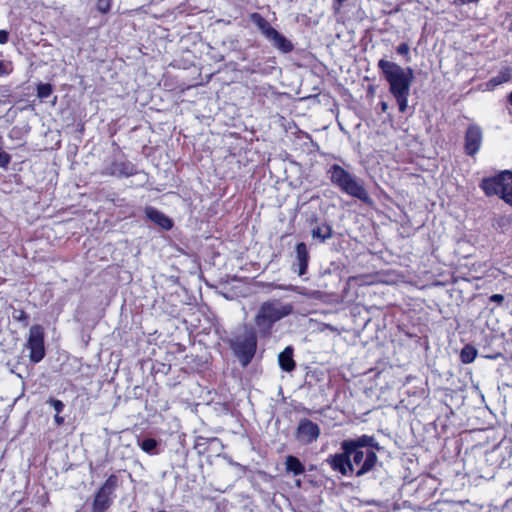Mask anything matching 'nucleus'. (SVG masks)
<instances>
[{"label":"nucleus","instance_id":"nucleus-20","mask_svg":"<svg viewBox=\"0 0 512 512\" xmlns=\"http://www.w3.org/2000/svg\"><path fill=\"white\" fill-rule=\"evenodd\" d=\"M157 447V442L155 439L148 438L142 441L141 448L143 451L147 453H154V450Z\"/></svg>","mask_w":512,"mask_h":512},{"label":"nucleus","instance_id":"nucleus-29","mask_svg":"<svg viewBox=\"0 0 512 512\" xmlns=\"http://www.w3.org/2000/svg\"><path fill=\"white\" fill-rule=\"evenodd\" d=\"M54 420L57 425H62L64 423V418L59 416V413L55 415Z\"/></svg>","mask_w":512,"mask_h":512},{"label":"nucleus","instance_id":"nucleus-25","mask_svg":"<svg viewBox=\"0 0 512 512\" xmlns=\"http://www.w3.org/2000/svg\"><path fill=\"white\" fill-rule=\"evenodd\" d=\"M12 71L10 65L4 64L0 61V76L8 75Z\"/></svg>","mask_w":512,"mask_h":512},{"label":"nucleus","instance_id":"nucleus-11","mask_svg":"<svg viewBox=\"0 0 512 512\" xmlns=\"http://www.w3.org/2000/svg\"><path fill=\"white\" fill-rule=\"evenodd\" d=\"M255 349L256 340L252 336L234 343V350L244 366L247 365L254 356Z\"/></svg>","mask_w":512,"mask_h":512},{"label":"nucleus","instance_id":"nucleus-7","mask_svg":"<svg viewBox=\"0 0 512 512\" xmlns=\"http://www.w3.org/2000/svg\"><path fill=\"white\" fill-rule=\"evenodd\" d=\"M26 347L30 351L29 357L32 362L38 363L44 358V330L40 325L30 327Z\"/></svg>","mask_w":512,"mask_h":512},{"label":"nucleus","instance_id":"nucleus-19","mask_svg":"<svg viewBox=\"0 0 512 512\" xmlns=\"http://www.w3.org/2000/svg\"><path fill=\"white\" fill-rule=\"evenodd\" d=\"M509 79H510V73L508 71H501L497 76L493 77L489 81V85H491L492 87H495V86H498L502 83L509 81Z\"/></svg>","mask_w":512,"mask_h":512},{"label":"nucleus","instance_id":"nucleus-22","mask_svg":"<svg viewBox=\"0 0 512 512\" xmlns=\"http://www.w3.org/2000/svg\"><path fill=\"white\" fill-rule=\"evenodd\" d=\"M111 0H98L96 7L101 13H106L110 10Z\"/></svg>","mask_w":512,"mask_h":512},{"label":"nucleus","instance_id":"nucleus-31","mask_svg":"<svg viewBox=\"0 0 512 512\" xmlns=\"http://www.w3.org/2000/svg\"><path fill=\"white\" fill-rule=\"evenodd\" d=\"M509 101L512 104V92L509 94Z\"/></svg>","mask_w":512,"mask_h":512},{"label":"nucleus","instance_id":"nucleus-6","mask_svg":"<svg viewBox=\"0 0 512 512\" xmlns=\"http://www.w3.org/2000/svg\"><path fill=\"white\" fill-rule=\"evenodd\" d=\"M253 23L262 32V34L269 40L274 47L280 51L287 53L293 49L292 43L276 29H274L269 22L264 19L260 14L253 13L251 15Z\"/></svg>","mask_w":512,"mask_h":512},{"label":"nucleus","instance_id":"nucleus-1","mask_svg":"<svg viewBox=\"0 0 512 512\" xmlns=\"http://www.w3.org/2000/svg\"><path fill=\"white\" fill-rule=\"evenodd\" d=\"M378 68L382 71L389 84V91L396 99L400 112L408 107L410 88L414 80V73L410 67H402L395 62L380 59Z\"/></svg>","mask_w":512,"mask_h":512},{"label":"nucleus","instance_id":"nucleus-13","mask_svg":"<svg viewBox=\"0 0 512 512\" xmlns=\"http://www.w3.org/2000/svg\"><path fill=\"white\" fill-rule=\"evenodd\" d=\"M145 213H146V216L151 221L158 224L160 227H162L166 230H169L172 227V221L165 214L158 211L157 209L149 207V208H146Z\"/></svg>","mask_w":512,"mask_h":512},{"label":"nucleus","instance_id":"nucleus-5","mask_svg":"<svg viewBox=\"0 0 512 512\" xmlns=\"http://www.w3.org/2000/svg\"><path fill=\"white\" fill-rule=\"evenodd\" d=\"M291 311L292 307L289 304L265 302L256 315L255 323L261 331L267 332L276 321L289 315Z\"/></svg>","mask_w":512,"mask_h":512},{"label":"nucleus","instance_id":"nucleus-21","mask_svg":"<svg viewBox=\"0 0 512 512\" xmlns=\"http://www.w3.org/2000/svg\"><path fill=\"white\" fill-rule=\"evenodd\" d=\"M51 92H52V87L50 84H41L37 88V95L41 99L49 97Z\"/></svg>","mask_w":512,"mask_h":512},{"label":"nucleus","instance_id":"nucleus-12","mask_svg":"<svg viewBox=\"0 0 512 512\" xmlns=\"http://www.w3.org/2000/svg\"><path fill=\"white\" fill-rule=\"evenodd\" d=\"M377 443L375 438L368 435H362L356 439L345 440L341 443V448L346 453L353 452L355 450H363L365 447H376Z\"/></svg>","mask_w":512,"mask_h":512},{"label":"nucleus","instance_id":"nucleus-27","mask_svg":"<svg viewBox=\"0 0 512 512\" xmlns=\"http://www.w3.org/2000/svg\"><path fill=\"white\" fill-rule=\"evenodd\" d=\"M9 34L5 30H0V44H5L8 42Z\"/></svg>","mask_w":512,"mask_h":512},{"label":"nucleus","instance_id":"nucleus-30","mask_svg":"<svg viewBox=\"0 0 512 512\" xmlns=\"http://www.w3.org/2000/svg\"><path fill=\"white\" fill-rule=\"evenodd\" d=\"M387 108H388V104H387L386 102H382V103H381V109H382V111H384V112H385V111L387 110Z\"/></svg>","mask_w":512,"mask_h":512},{"label":"nucleus","instance_id":"nucleus-18","mask_svg":"<svg viewBox=\"0 0 512 512\" xmlns=\"http://www.w3.org/2000/svg\"><path fill=\"white\" fill-rule=\"evenodd\" d=\"M296 260L297 263H308L309 253L305 243L301 242L296 245Z\"/></svg>","mask_w":512,"mask_h":512},{"label":"nucleus","instance_id":"nucleus-16","mask_svg":"<svg viewBox=\"0 0 512 512\" xmlns=\"http://www.w3.org/2000/svg\"><path fill=\"white\" fill-rule=\"evenodd\" d=\"M285 465L286 470L292 472L294 475H300L305 471L303 464L294 456H288Z\"/></svg>","mask_w":512,"mask_h":512},{"label":"nucleus","instance_id":"nucleus-15","mask_svg":"<svg viewBox=\"0 0 512 512\" xmlns=\"http://www.w3.org/2000/svg\"><path fill=\"white\" fill-rule=\"evenodd\" d=\"M332 236V228L330 225L326 223H322L318 225L317 227L312 229V237L318 238L322 242L326 241L327 239L331 238Z\"/></svg>","mask_w":512,"mask_h":512},{"label":"nucleus","instance_id":"nucleus-4","mask_svg":"<svg viewBox=\"0 0 512 512\" xmlns=\"http://www.w3.org/2000/svg\"><path fill=\"white\" fill-rule=\"evenodd\" d=\"M480 187L487 196L499 195L512 206V171L505 170L494 177L485 178Z\"/></svg>","mask_w":512,"mask_h":512},{"label":"nucleus","instance_id":"nucleus-32","mask_svg":"<svg viewBox=\"0 0 512 512\" xmlns=\"http://www.w3.org/2000/svg\"><path fill=\"white\" fill-rule=\"evenodd\" d=\"M297 486H300V480L296 481Z\"/></svg>","mask_w":512,"mask_h":512},{"label":"nucleus","instance_id":"nucleus-9","mask_svg":"<svg viewBox=\"0 0 512 512\" xmlns=\"http://www.w3.org/2000/svg\"><path fill=\"white\" fill-rule=\"evenodd\" d=\"M319 435L320 428L316 423L309 419L300 420L296 431V437L298 441L303 444H309L316 441Z\"/></svg>","mask_w":512,"mask_h":512},{"label":"nucleus","instance_id":"nucleus-28","mask_svg":"<svg viewBox=\"0 0 512 512\" xmlns=\"http://www.w3.org/2000/svg\"><path fill=\"white\" fill-rule=\"evenodd\" d=\"M490 301L500 304L504 301V296L502 294H493L490 297Z\"/></svg>","mask_w":512,"mask_h":512},{"label":"nucleus","instance_id":"nucleus-8","mask_svg":"<svg viewBox=\"0 0 512 512\" xmlns=\"http://www.w3.org/2000/svg\"><path fill=\"white\" fill-rule=\"evenodd\" d=\"M116 487V479L110 476L97 492L92 512H104L112 502V493Z\"/></svg>","mask_w":512,"mask_h":512},{"label":"nucleus","instance_id":"nucleus-3","mask_svg":"<svg viewBox=\"0 0 512 512\" xmlns=\"http://www.w3.org/2000/svg\"><path fill=\"white\" fill-rule=\"evenodd\" d=\"M329 173L331 182L339 187L344 193L365 203L370 202V197L367 191L355 175L349 173L337 164L331 166Z\"/></svg>","mask_w":512,"mask_h":512},{"label":"nucleus","instance_id":"nucleus-24","mask_svg":"<svg viewBox=\"0 0 512 512\" xmlns=\"http://www.w3.org/2000/svg\"><path fill=\"white\" fill-rule=\"evenodd\" d=\"M409 51H410V48H409L408 44H406V43H402L397 47V52L400 55L407 57V60H410Z\"/></svg>","mask_w":512,"mask_h":512},{"label":"nucleus","instance_id":"nucleus-10","mask_svg":"<svg viewBox=\"0 0 512 512\" xmlns=\"http://www.w3.org/2000/svg\"><path fill=\"white\" fill-rule=\"evenodd\" d=\"M482 130L477 125H470L465 134V151L468 155H475L482 144Z\"/></svg>","mask_w":512,"mask_h":512},{"label":"nucleus","instance_id":"nucleus-2","mask_svg":"<svg viewBox=\"0 0 512 512\" xmlns=\"http://www.w3.org/2000/svg\"><path fill=\"white\" fill-rule=\"evenodd\" d=\"M377 461V455L370 449L355 450L346 453L335 454L327 459L331 468L342 475H351L355 472L356 476H362L369 472Z\"/></svg>","mask_w":512,"mask_h":512},{"label":"nucleus","instance_id":"nucleus-23","mask_svg":"<svg viewBox=\"0 0 512 512\" xmlns=\"http://www.w3.org/2000/svg\"><path fill=\"white\" fill-rule=\"evenodd\" d=\"M48 403L51 404V406L54 408L56 413H60L64 409V403L58 399H49Z\"/></svg>","mask_w":512,"mask_h":512},{"label":"nucleus","instance_id":"nucleus-17","mask_svg":"<svg viewBox=\"0 0 512 512\" xmlns=\"http://www.w3.org/2000/svg\"><path fill=\"white\" fill-rule=\"evenodd\" d=\"M477 356V350L471 345H466L460 353V358L463 363H472Z\"/></svg>","mask_w":512,"mask_h":512},{"label":"nucleus","instance_id":"nucleus-26","mask_svg":"<svg viewBox=\"0 0 512 512\" xmlns=\"http://www.w3.org/2000/svg\"><path fill=\"white\" fill-rule=\"evenodd\" d=\"M297 265H298V270H297L298 275L299 276L304 275L307 271L308 263H297Z\"/></svg>","mask_w":512,"mask_h":512},{"label":"nucleus","instance_id":"nucleus-14","mask_svg":"<svg viewBox=\"0 0 512 512\" xmlns=\"http://www.w3.org/2000/svg\"><path fill=\"white\" fill-rule=\"evenodd\" d=\"M278 361L280 367L287 372H290L295 367V362L293 360V349L291 347H286L278 356Z\"/></svg>","mask_w":512,"mask_h":512}]
</instances>
